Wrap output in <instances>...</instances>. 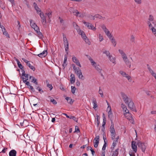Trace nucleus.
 <instances>
[{"label": "nucleus", "mask_w": 156, "mask_h": 156, "mask_svg": "<svg viewBox=\"0 0 156 156\" xmlns=\"http://www.w3.org/2000/svg\"><path fill=\"white\" fill-rule=\"evenodd\" d=\"M86 56L90 61L91 65L94 67L95 69L99 73H101L102 69L100 68L99 65L98 64L94 61L93 60L92 58L89 55H87Z\"/></svg>", "instance_id": "nucleus-1"}, {"label": "nucleus", "mask_w": 156, "mask_h": 156, "mask_svg": "<svg viewBox=\"0 0 156 156\" xmlns=\"http://www.w3.org/2000/svg\"><path fill=\"white\" fill-rule=\"evenodd\" d=\"M107 104L108 105V107L106 109V111L108 112V117L111 120V122H113L112 118L113 116V115L111 107L110 106L109 103L107 101H106Z\"/></svg>", "instance_id": "nucleus-2"}, {"label": "nucleus", "mask_w": 156, "mask_h": 156, "mask_svg": "<svg viewBox=\"0 0 156 156\" xmlns=\"http://www.w3.org/2000/svg\"><path fill=\"white\" fill-rule=\"evenodd\" d=\"M63 37V41L65 47V50L67 54H68V51L69 49V43L67 38L66 37V35L64 34H62Z\"/></svg>", "instance_id": "nucleus-3"}, {"label": "nucleus", "mask_w": 156, "mask_h": 156, "mask_svg": "<svg viewBox=\"0 0 156 156\" xmlns=\"http://www.w3.org/2000/svg\"><path fill=\"white\" fill-rule=\"evenodd\" d=\"M101 27L102 28V29L104 30V32L105 33L106 35L109 38L111 37L112 36L111 33H110V31H109L108 29L106 26L104 24L101 25Z\"/></svg>", "instance_id": "nucleus-4"}, {"label": "nucleus", "mask_w": 156, "mask_h": 156, "mask_svg": "<svg viewBox=\"0 0 156 156\" xmlns=\"http://www.w3.org/2000/svg\"><path fill=\"white\" fill-rule=\"evenodd\" d=\"M127 104H128V107L130 109L133 111H136L135 106L134 105V104L131 100L129 101L128 103Z\"/></svg>", "instance_id": "nucleus-5"}, {"label": "nucleus", "mask_w": 156, "mask_h": 156, "mask_svg": "<svg viewBox=\"0 0 156 156\" xmlns=\"http://www.w3.org/2000/svg\"><path fill=\"white\" fill-rule=\"evenodd\" d=\"M83 23L89 29H90L93 31H95L96 30V28L93 26L91 23L86 22L84 21H83Z\"/></svg>", "instance_id": "nucleus-6"}, {"label": "nucleus", "mask_w": 156, "mask_h": 156, "mask_svg": "<svg viewBox=\"0 0 156 156\" xmlns=\"http://www.w3.org/2000/svg\"><path fill=\"white\" fill-rule=\"evenodd\" d=\"M147 24L148 25L149 28L152 30V33L156 37V23H155V25H154V27H152L150 22L148 21Z\"/></svg>", "instance_id": "nucleus-7"}, {"label": "nucleus", "mask_w": 156, "mask_h": 156, "mask_svg": "<svg viewBox=\"0 0 156 156\" xmlns=\"http://www.w3.org/2000/svg\"><path fill=\"white\" fill-rule=\"evenodd\" d=\"M124 115L125 117L128 120L130 121V122L132 124L134 123V121L133 119V118L131 114L129 112L128 113H124Z\"/></svg>", "instance_id": "nucleus-8"}, {"label": "nucleus", "mask_w": 156, "mask_h": 156, "mask_svg": "<svg viewBox=\"0 0 156 156\" xmlns=\"http://www.w3.org/2000/svg\"><path fill=\"white\" fill-rule=\"evenodd\" d=\"M121 97L123 100L124 102L126 103H128L129 101L131 99L129 98L127 95L123 93H121Z\"/></svg>", "instance_id": "nucleus-9"}, {"label": "nucleus", "mask_w": 156, "mask_h": 156, "mask_svg": "<svg viewBox=\"0 0 156 156\" xmlns=\"http://www.w3.org/2000/svg\"><path fill=\"white\" fill-rule=\"evenodd\" d=\"M137 145L141 149L142 151L144 152L146 148V146L144 143L141 142H138Z\"/></svg>", "instance_id": "nucleus-10"}, {"label": "nucleus", "mask_w": 156, "mask_h": 156, "mask_svg": "<svg viewBox=\"0 0 156 156\" xmlns=\"http://www.w3.org/2000/svg\"><path fill=\"white\" fill-rule=\"evenodd\" d=\"M99 136H96L95 138L94 139V146L95 147H97L98 146L99 143Z\"/></svg>", "instance_id": "nucleus-11"}, {"label": "nucleus", "mask_w": 156, "mask_h": 156, "mask_svg": "<svg viewBox=\"0 0 156 156\" xmlns=\"http://www.w3.org/2000/svg\"><path fill=\"white\" fill-rule=\"evenodd\" d=\"M72 60L75 63L77 66H78L80 67H81V65L79 61V60L75 56H72Z\"/></svg>", "instance_id": "nucleus-12"}, {"label": "nucleus", "mask_w": 156, "mask_h": 156, "mask_svg": "<svg viewBox=\"0 0 156 156\" xmlns=\"http://www.w3.org/2000/svg\"><path fill=\"white\" fill-rule=\"evenodd\" d=\"M40 16L42 19L41 22L43 25H45L46 23V20L45 16L43 12H40L39 13Z\"/></svg>", "instance_id": "nucleus-13"}, {"label": "nucleus", "mask_w": 156, "mask_h": 156, "mask_svg": "<svg viewBox=\"0 0 156 156\" xmlns=\"http://www.w3.org/2000/svg\"><path fill=\"white\" fill-rule=\"evenodd\" d=\"M30 26L31 27L34 29L35 31L37 30H39V28L34 23L32 22L31 20H30Z\"/></svg>", "instance_id": "nucleus-14"}, {"label": "nucleus", "mask_w": 156, "mask_h": 156, "mask_svg": "<svg viewBox=\"0 0 156 156\" xmlns=\"http://www.w3.org/2000/svg\"><path fill=\"white\" fill-rule=\"evenodd\" d=\"M22 75L23 76L22 77L23 82L24 83H25L26 80H27L28 79V74L25 73V72L23 71L22 73Z\"/></svg>", "instance_id": "nucleus-15"}, {"label": "nucleus", "mask_w": 156, "mask_h": 156, "mask_svg": "<svg viewBox=\"0 0 156 156\" xmlns=\"http://www.w3.org/2000/svg\"><path fill=\"white\" fill-rule=\"evenodd\" d=\"M131 147L133 151L136 153L137 152V148L136 143L134 141H132L131 144Z\"/></svg>", "instance_id": "nucleus-16"}, {"label": "nucleus", "mask_w": 156, "mask_h": 156, "mask_svg": "<svg viewBox=\"0 0 156 156\" xmlns=\"http://www.w3.org/2000/svg\"><path fill=\"white\" fill-rule=\"evenodd\" d=\"M75 73L77 75L80 79L82 80H84V77L82 75L81 70Z\"/></svg>", "instance_id": "nucleus-17"}, {"label": "nucleus", "mask_w": 156, "mask_h": 156, "mask_svg": "<svg viewBox=\"0 0 156 156\" xmlns=\"http://www.w3.org/2000/svg\"><path fill=\"white\" fill-rule=\"evenodd\" d=\"M119 53L121 54L122 57L123 59V60L127 58V57L126 55L124 53V52L123 50L119 49Z\"/></svg>", "instance_id": "nucleus-18"}, {"label": "nucleus", "mask_w": 156, "mask_h": 156, "mask_svg": "<svg viewBox=\"0 0 156 156\" xmlns=\"http://www.w3.org/2000/svg\"><path fill=\"white\" fill-rule=\"evenodd\" d=\"M47 53V51L44 50L42 53L38 54L37 55L41 58H42L46 56Z\"/></svg>", "instance_id": "nucleus-19"}, {"label": "nucleus", "mask_w": 156, "mask_h": 156, "mask_svg": "<svg viewBox=\"0 0 156 156\" xmlns=\"http://www.w3.org/2000/svg\"><path fill=\"white\" fill-rule=\"evenodd\" d=\"M108 58L109 59L110 61L112 63L114 64H116V62L115 61L116 59L115 57H114L112 56V55H111Z\"/></svg>", "instance_id": "nucleus-20"}, {"label": "nucleus", "mask_w": 156, "mask_h": 156, "mask_svg": "<svg viewBox=\"0 0 156 156\" xmlns=\"http://www.w3.org/2000/svg\"><path fill=\"white\" fill-rule=\"evenodd\" d=\"M110 131L111 134L115 133V130L114 129V124L113 122H112L110 128Z\"/></svg>", "instance_id": "nucleus-21"}, {"label": "nucleus", "mask_w": 156, "mask_h": 156, "mask_svg": "<svg viewBox=\"0 0 156 156\" xmlns=\"http://www.w3.org/2000/svg\"><path fill=\"white\" fill-rule=\"evenodd\" d=\"M64 114L66 116L67 118H68L70 119H73V120L75 121L76 122H77L78 119H77L76 118L75 116H73L72 115H68L67 114L64 113Z\"/></svg>", "instance_id": "nucleus-22"}, {"label": "nucleus", "mask_w": 156, "mask_h": 156, "mask_svg": "<svg viewBox=\"0 0 156 156\" xmlns=\"http://www.w3.org/2000/svg\"><path fill=\"white\" fill-rule=\"evenodd\" d=\"M109 38L111 41V43L115 47L116 44V42L114 38L112 36Z\"/></svg>", "instance_id": "nucleus-23"}, {"label": "nucleus", "mask_w": 156, "mask_h": 156, "mask_svg": "<svg viewBox=\"0 0 156 156\" xmlns=\"http://www.w3.org/2000/svg\"><path fill=\"white\" fill-rule=\"evenodd\" d=\"M78 33L81 35V37L83 39H86L85 38H87V37L83 31L81 30Z\"/></svg>", "instance_id": "nucleus-24"}, {"label": "nucleus", "mask_w": 156, "mask_h": 156, "mask_svg": "<svg viewBox=\"0 0 156 156\" xmlns=\"http://www.w3.org/2000/svg\"><path fill=\"white\" fill-rule=\"evenodd\" d=\"M16 151L14 150H11L9 153V156H16Z\"/></svg>", "instance_id": "nucleus-25"}, {"label": "nucleus", "mask_w": 156, "mask_h": 156, "mask_svg": "<svg viewBox=\"0 0 156 156\" xmlns=\"http://www.w3.org/2000/svg\"><path fill=\"white\" fill-rule=\"evenodd\" d=\"M92 104L93 105V108L95 109L96 108H97L98 105H97V102L96 99L94 98L92 100Z\"/></svg>", "instance_id": "nucleus-26"}, {"label": "nucleus", "mask_w": 156, "mask_h": 156, "mask_svg": "<svg viewBox=\"0 0 156 156\" xmlns=\"http://www.w3.org/2000/svg\"><path fill=\"white\" fill-rule=\"evenodd\" d=\"M73 13L74 15L80 17H82L81 14L77 10H74L73 12Z\"/></svg>", "instance_id": "nucleus-27"}, {"label": "nucleus", "mask_w": 156, "mask_h": 156, "mask_svg": "<svg viewBox=\"0 0 156 156\" xmlns=\"http://www.w3.org/2000/svg\"><path fill=\"white\" fill-rule=\"evenodd\" d=\"M125 62V64L128 67H129V68H130L131 67V63L129 61V60H128V58H126V59H125L123 60Z\"/></svg>", "instance_id": "nucleus-28"}, {"label": "nucleus", "mask_w": 156, "mask_h": 156, "mask_svg": "<svg viewBox=\"0 0 156 156\" xmlns=\"http://www.w3.org/2000/svg\"><path fill=\"white\" fill-rule=\"evenodd\" d=\"M29 79H32V80L31 81V82L34 83L36 85L38 84V83L37 81V79H35L34 77L33 76H30L29 77Z\"/></svg>", "instance_id": "nucleus-29"}, {"label": "nucleus", "mask_w": 156, "mask_h": 156, "mask_svg": "<svg viewBox=\"0 0 156 156\" xmlns=\"http://www.w3.org/2000/svg\"><path fill=\"white\" fill-rule=\"evenodd\" d=\"M36 31L37 33V36L38 37H39L41 39L42 38H43V36L42 34V33L40 32L39 29V30H37Z\"/></svg>", "instance_id": "nucleus-30"}, {"label": "nucleus", "mask_w": 156, "mask_h": 156, "mask_svg": "<svg viewBox=\"0 0 156 156\" xmlns=\"http://www.w3.org/2000/svg\"><path fill=\"white\" fill-rule=\"evenodd\" d=\"M70 82L71 83H74L75 82V78L74 75L72 73L70 75Z\"/></svg>", "instance_id": "nucleus-31"}, {"label": "nucleus", "mask_w": 156, "mask_h": 156, "mask_svg": "<svg viewBox=\"0 0 156 156\" xmlns=\"http://www.w3.org/2000/svg\"><path fill=\"white\" fill-rule=\"evenodd\" d=\"M73 27L78 32H79L81 30L80 29V28L75 22H73Z\"/></svg>", "instance_id": "nucleus-32"}, {"label": "nucleus", "mask_w": 156, "mask_h": 156, "mask_svg": "<svg viewBox=\"0 0 156 156\" xmlns=\"http://www.w3.org/2000/svg\"><path fill=\"white\" fill-rule=\"evenodd\" d=\"M66 99L67 100L68 103L71 105L74 102V100L71 99L69 97H67L66 98Z\"/></svg>", "instance_id": "nucleus-33"}, {"label": "nucleus", "mask_w": 156, "mask_h": 156, "mask_svg": "<svg viewBox=\"0 0 156 156\" xmlns=\"http://www.w3.org/2000/svg\"><path fill=\"white\" fill-rule=\"evenodd\" d=\"M48 99L50 100V101L52 102L53 104L56 105V104H57V102L56 101L51 97L49 96L48 97Z\"/></svg>", "instance_id": "nucleus-34"}, {"label": "nucleus", "mask_w": 156, "mask_h": 156, "mask_svg": "<svg viewBox=\"0 0 156 156\" xmlns=\"http://www.w3.org/2000/svg\"><path fill=\"white\" fill-rule=\"evenodd\" d=\"M67 57L66 56H65L64 60L63 63L62 65L63 67V69H64L67 65V64L66 63V62L67 61Z\"/></svg>", "instance_id": "nucleus-35"}, {"label": "nucleus", "mask_w": 156, "mask_h": 156, "mask_svg": "<svg viewBox=\"0 0 156 156\" xmlns=\"http://www.w3.org/2000/svg\"><path fill=\"white\" fill-rule=\"evenodd\" d=\"M16 61L18 67L21 69H22L23 68L22 65L21 64L20 62L18 60V59H16Z\"/></svg>", "instance_id": "nucleus-36"}, {"label": "nucleus", "mask_w": 156, "mask_h": 156, "mask_svg": "<svg viewBox=\"0 0 156 156\" xmlns=\"http://www.w3.org/2000/svg\"><path fill=\"white\" fill-rule=\"evenodd\" d=\"M34 8H35V9L36 10L37 12H40L41 11L39 8L37 6V4L35 3H34Z\"/></svg>", "instance_id": "nucleus-37"}, {"label": "nucleus", "mask_w": 156, "mask_h": 156, "mask_svg": "<svg viewBox=\"0 0 156 156\" xmlns=\"http://www.w3.org/2000/svg\"><path fill=\"white\" fill-rule=\"evenodd\" d=\"M117 140H114L113 141L112 144L111 146V149L113 150L114 149L115 147L116 146L117 144Z\"/></svg>", "instance_id": "nucleus-38"}, {"label": "nucleus", "mask_w": 156, "mask_h": 156, "mask_svg": "<svg viewBox=\"0 0 156 156\" xmlns=\"http://www.w3.org/2000/svg\"><path fill=\"white\" fill-rule=\"evenodd\" d=\"M118 149H117L114 151L113 153L112 156H117L118 154Z\"/></svg>", "instance_id": "nucleus-39"}, {"label": "nucleus", "mask_w": 156, "mask_h": 156, "mask_svg": "<svg viewBox=\"0 0 156 156\" xmlns=\"http://www.w3.org/2000/svg\"><path fill=\"white\" fill-rule=\"evenodd\" d=\"M103 53V54H105L106 55V56L108 57L109 56L111 55L110 53L109 52V51H106V50H105L102 51Z\"/></svg>", "instance_id": "nucleus-40"}, {"label": "nucleus", "mask_w": 156, "mask_h": 156, "mask_svg": "<svg viewBox=\"0 0 156 156\" xmlns=\"http://www.w3.org/2000/svg\"><path fill=\"white\" fill-rule=\"evenodd\" d=\"M130 41L132 43H135V37L133 35H131L130 37Z\"/></svg>", "instance_id": "nucleus-41"}, {"label": "nucleus", "mask_w": 156, "mask_h": 156, "mask_svg": "<svg viewBox=\"0 0 156 156\" xmlns=\"http://www.w3.org/2000/svg\"><path fill=\"white\" fill-rule=\"evenodd\" d=\"M27 121L26 120H24L22 122H20V124L21 126H27V125H24L25 122H27Z\"/></svg>", "instance_id": "nucleus-42"}, {"label": "nucleus", "mask_w": 156, "mask_h": 156, "mask_svg": "<svg viewBox=\"0 0 156 156\" xmlns=\"http://www.w3.org/2000/svg\"><path fill=\"white\" fill-rule=\"evenodd\" d=\"M119 73H120V74H121L122 75L123 77H127V76L128 75V74H126L125 72H123L122 71H120Z\"/></svg>", "instance_id": "nucleus-43"}, {"label": "nucleus", "mask_w": 156, "mask_h": 156, "mask_svg": "<svg viewBox=\"0 0 156 156\" xmlns=\"http://www.w3.org/2000/svg\"><path fill=\"white\" fill-rule=\"evenodd\" d=\"M27 65L28 66L30 67L31 69H32L34 71L35 69L34 66H31V64L30 63V62L27 63Z\"/></svg>", "instance_id": "nucleus-44"}, {"label": "nucleus", "mask_w": 156, "mask_h": 156, "mask_svg": "<svg viewBox=\"0 0 156 156\" xmlns=\"http://www.w3.org/2000/svg\"><path fill=\"white\" fill-rule=\"evenodd\" d=\"M101 18V16H100L99 14H97L94 16L93 19V20H94L95 18H98L99 19H100Z\"/></svg>", "instance_id": "nucleus-45"}, {"label": "nucleus", "mask_w": 156, "mask_h": 156, "mask_svg": "<svg viewBox=\"0 0 156 156\" xmlns=\"http://www.w3.org/2000/svg\"><path fill=\"white\" fill-rule=\"evenodd\" d=\"M86 39H83L86 42V43L88 45H89L90 44V42L89 41V39L87 38H87H85Z\"/></svg>", "instance_id": "nucleus-46"}, {"label": "nucleus", "mask_w": 156, "mask_h": 156, "mask_svg": "<svg viewBox=\"0 0 156 156\" xmlns=\"http://www.w3.org/2000/svg\"><path fill=\"white\" fill-rule=\"evenodd\" d=\"M71 92L73 94H74L75 93V90H76V88L74 86H72L71 87Z\"/></svg>", "instance_id": "nucleus-47"}, {"label": "nucleus", "mask_w": 156, "mask_h": 156, "mask_svg": "<svg viewBox=\"0 0 156 156\" xmlns=\"http://www.w3.org/2000/svg\"><path fill=\"white\" fill-rule=\"evenodd\" d=\"M98 93L101 95V97L102 98H103L104 95L103 94V91L100 89V87L99 88V90L98 91Z\"/></svg>", "instance_id": "nucleus-48"}, {"label": "nucleus", "mask_w": 156, "mask_h": 156, "mask_svg": "<svg viewBox=\"0 0 156 156\" xmlns=\"http://www.w3.org/2000/svg\"><path fill=\"white\" fill-rule=\"evenodd\" d=\"M97 121V126L98 127L99 124L100 123V122L99 121V116L98 115L97 116V119H96Z\"/></svg>", "instance_id": "nucleus-49"}, {"label": "nucleus", "mask_w": 156, "mask_h": 156, "mask_svg": "<svg viewBox=\"0 0 156 156\" xmlns=\"http://www.w3.org/2000/svg\"><path fill=\"white\" fill-rule=\"evenodd\" d=\"M99 38L100 42L102 41L103 40V37L101 34H99Z\"/></svg>", "instance_id": "nucleus-50"}, {"label": "nucleus", "mask_w": 156, "mask_h": 156, "mask_svg": "<svg viewBox=\"0 0 156 156\" xmlns=\"http://www.w3.org/2000/svg\"><path fill=\"white\" fill-rule=\"evenodd\" d=\"M122 110L124 113H128L129 112V111L127 109L126 107L123 108Z\"/></svg>", "instance_id": "nucleus-51"}, {"label": "nucleus", "mask_w": 156, "mask_h": 156, "mask_svg": "<svg viewBox=\"0 0 156 156\" xmlns=\"http://www.w3.org/2000/svg\"><path fill=\"white\" fill-rule=\"evenodd\" d=\"M3 34L5 35L7 37L9 38V35L8 34V32L6 31L5 32H3Z\"/></svg>", "instance_id": "nucleus-52"}, {"label": "nucleus", "mask_w": 156, "mask_h": 156, "mask_svg": "<svg viewBox=\"0 0 156 156\" xmlns=\"http://www.w3.org/2000/svg\"><path fill=\"white\" fill-rule=\"evenodd\" d=\"M154 20V18L153 16H152V15H150L149 16V22L150 21H153Z\"/></svg>", "instance_id": "nucleus-53"}, {"label": "nucleus", "mask_w": 156, "mask_h": 156, "mask_svg": "<svg viewBox=\"0 0 156 156\" xmlns=\"http://www.w3.org/2000/svg\"><path fill=\"white\" fill-rule=\"evenodd\" d=\"M148 69L149 71L151 73L152 75L155 73H154L150 67H148Z\"/></svg>", "instance_id": "nucleus-54"}, {"label": "nucleus", "mask_w": 156, "mask_h": 156, "mask_svg": "<svg viewBox=\"0 0 156 156\" xmlns=\"http://www.w3.org/2000/svg\"><path fill=\"white\" fill-rule=\"evenodd\" d=\"M45 15L48 16L49 19H50L51 17V12H49L48 13H46Z\"/></svg>", "instance_id": "nucleus-55"}, {"label": "nucleus", "mask_w": 156, "mask_h": 156, "mask_svg": "<svg viewBox=\"0 0 156 156\" xmlns=\"http://www.w3.org/2000/svg\"><path fill=\"white\" fill-rule=\"evenodd\" d=\"M111 136L112 139L114 140L115 138V133L111 134Z\"/></svg>", "instance_id": "nucleus-56"}, {"label": "nucleus", "mask_w": 156, "mask_h": 156, "mask_svg": "<svg viewBox=\"0 0 156 156\" xmlns=\"http://www.w3.org/2000/svg\"><path fill=\"white\" fill-rule=\"evenodd\" d=\"M106 118H104V119H103V123H102V126H103V127L104 126L105 124H106Z\"/></svg>", "instance_id": "nucleus-57"}, {"label": "nucleus", "mask_w": 156, "mask_h": 156, "mask_svg": "<svg viewBox=\"0 0 156 156\" xmlns=\"http://www.w3.org/2000/svg\"><path fill=\"white\" fill-rule=\"evenodd\" d=\"M74 70L75 73L78 72L79 71L81 70L80 68L78 67H76Z\"/></svg>", "instance_id": "nucleus-58"}, {"label": "nucleus", "mask_w": 156, "mask_h": 156, "mask_svg": "<svg viewBox=\"0 0 156 156\" xmlns=\"http://www.w3.org/2000/svg\"><path fill=\"white\" fill-rule=\"evenodd\" d=\"M106 147V142H105L104 143V144L103 146V147L102 148V150L103 151L105 150Z\"/></svg>", "instance_id": "nucleus-59"}, {"label": "nucleus", "mask_w": 156, "mask_h": 156, "mask_svg": "<svg viewBox=\"0 0 156 156\" xmlns=\"http://www.w3.org/2000/svg\"><path fill=\"white\" fill-rule=\"evenodd\" d=\"M47 87L50 88V90H51L53 88V87L51 84H48L47 85Z\"/></svg>", "instance_id": "nucleus-60"}, {"label": "nucleus", "mask_w": 156, "mask_h": 156, "mask_svg": "<svg viewBox=\"0 0 156 156\" xmlns=\"http://www.w3.org/2000/svg\"><path fill=\"white\" fill-rule=\"evenodd\" d=\"M36 89L38 90L39 91H41L42 93L43 92V91L42 90V89L41 88L39 87H38Z\"/></svg>", "instance_id": "nucleus-61"}, {"label": "nucleus", "mask_w": 156, "mask_h": 156, "mask_svg": "<svg viewBox=\"0 0 156 156\" xmlns=\"http://www.w3.org/2000/svg\"><path fill=\"white\" fill-rule=\"evenodd\" d=\"M75 131L77 132H80V130L77 126L75 127Z\"/></svg>", "instance_id": "nucleus-62"}, {"label": "nucleus", "mask_w": 156, "mask_h": 156, "mask_svg": "<svg viewBox=\"0 0 156 156\" xmlns=\"http://www.w3.org/2000/svg\"><path fill=\"white\" fill-rule=\"evenodd\" d=\"M134 1L137 4H140L141 2V0H134Z\"/></svg>", "instance_id": "nucleus-63"}, {"label": "nucleus", "mask_w": 156, "mask_h": 156, "mask_svg": "<svg viewBox=\"0 0 156 156\" xmlns=\"http://www.w3.org/2000/svg\"><path fill=\"white\" fill-rule=\"evenodd\" d=\"M29 86V88L33 92H34L35 91L34 90V88H33V87L32 86L30 85Z\"/></svg>", "instance_id": "nucleus-64"}]
</instances>
